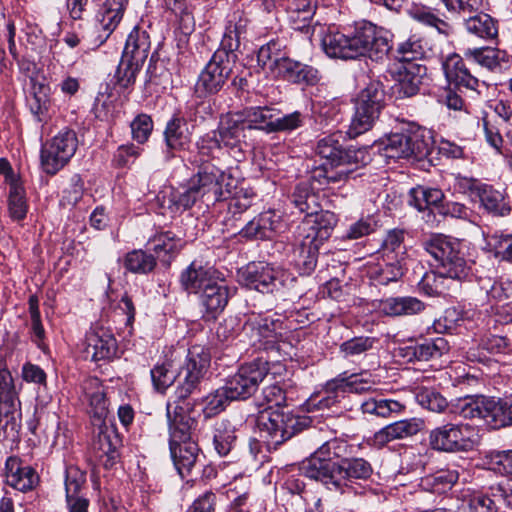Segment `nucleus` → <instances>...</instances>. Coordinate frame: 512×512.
<instances>
[{
  "mask_svg": "<svg viewBox=\"0 0 512 512\" xmlns=\"http://www.w3.org/2000/svg\"><path fill=\"white\" fill-rule=\"evenodd\" d=\"M239 282L251 290L273 293L283 285L282 272L265 263H250L239 271Z\"/></svg>",
  "mask_w": 512,
  "mask_h": 512,
  "instance_id": "nucleus-16",
  "label": "nucleus"
},
{
  "mask_svg": "<svg viewBox=\"0 0 512 512\" xmlns=\"http://www.w3.org/2000/svg\"><path fill=\"white\" fill-rule=\"evenodd\" d=\"M352 59L367 55L375 61L382 60L391 49L388 33L370 22L357 26L349 35Z\"/></svg>",
  "mask_w": 512,
  "mask_h": 512,
  "instance_id": "nucleus-11",
  "label": "nucleus"
},
{
  "mask_svg": "<svg viewBox=\"0 0 512 512\" xmlns=\"http://www.w3.org/2000/svg\"><path fill=\"white\" fill-rule=\"evenodd\" d=\"M449 349L448 341L443 337H437L433 340L407 347L405 356L409 357L410 361H429L440 358Z\"/></svg>",
  "mask_w": 512,
  "mask_h": 512,
  "instance_id": "nucleus-32",
  "label": "nucleus"
},
{
  "mask_svg": "<svg viewBox=\"0 0 512 512\" xmlns=\"http://www.w3.org/2000/svg\"><path fill=\"white\" fill-rule=\"evenodd\" d=\"M5 478L9 486L21 492L33 490L39 482L36 471L16 456L6 459Z\"/></svg>",
  "mask_w": 512,
  "mask_h": 512,
  "instance_id": "nucleus-22",
  "label": "nucleus"
},
{
  "mask_svg": "<svg viewBox=\"0 0 512 512\" xmlns=\"http://www.w3.org/2000/svg\"><path fill=\"white\" fill-rule=\"evenodd\" d=\"M479 315L471 311L459 314L455 309H447L444 316L434 322L433 327L437 333L460 331L462 328L473 331L478 327Z\"/></svg>",
  "mask_w": 512,
  "mask_h": 512,
  "instance_id": "nucleus-29",
  "label": "nucleus"
},
{
  "mask_svg": "<svg viewBox=\"0 0 512 512\" xmlns=\"http://www.w3.org/2000/svg\"><path fill=\"white\" fill-rule=\"evenodd\" d=\"M170 451L178 473L184 477L185 473H189L197 461L198 445L190 439L178 441L170 439Z\"/></svg>",
  "mask_w": 512,
  "mask_h": 512,
  "instance_id": "nucleus-30",
  "label": "nucleus"
},
{
  "mask_svg": "<svg viewBox=\"0 0 512 512\" xmlns=\"http://www.w3.org/2000/svg\"><path fill=\"white\" fill-rule=\"evenodd\" d=\"M282 45L279 41L271 40L266 45L260 47L257 53L258 65L263 69L268 68L270 70V64L273 60H277L282 55Z\"/></svg>",
  "mask_w": 512,
  "mask_h": 512,
  "instance_id": "nucleus-62",
  "label": "nucleus"
},
{
  "mask_svg": "<svg viewBox=\"0 0 512 512\" xmlns=\"http://www.w3.org/2000/svg\"><path fill=\"white\" fill-rule=\"evenodd\" d=\"M430 131L422 127L410 128L401 133L389 135L380 144V151L387 159H423L432 149Z\"/></svg>",
  "mask_w": 512,
  "mask_h": 512,
  "instance_id": "nucleus-8",
  "label": "nucleus"
},
{
  "mask_svg": "<svg viewBox=\"0 0 512 512\" xmlns=\"http://www.w3.org/2000/svg\"><path fill=\"white\" fill-rule=\"evenodd\" d=\"M83 389L87 399L89 400L93 415L98 418L104 417L108 410V401L99 379H87L84 382Z\"/></svg>",
  "mask_w": 512,
  "mask_h": 512,
  "instance_id": "nucleus-40",
  "label": "nucleus"
},
{
  "mask_svg": "<svg viewBox=\"0 0 512 512\" xmlns=\"http://www.w3.org/2000/svg\"><path fill=\"white\" fill-rule=\"evenodd\" d=\"M78 147V138L74 130L65 128L46 142L41 149L42 170L55 175L74 156Z\"/></svg>",
  "mask_w": 512,
  "mask_h": 512,
  "instance_id": "nucleus-12",
  "label": "nucleus"
},
{
  "mask_svg": "<svg viewBox=\"0 0 512 512\" xmlns=\"http://www.w3.org/2000/svg\"><path fill=\"white\" fill-rule=\"evenodd\" d=\"M478 196L482 206L494 215L504 216L510 209L505 202L503 194L491 186L482 185L478 188Z\"/></svg>",
  "mask_w": 512,
  "mask_h": 512,
  "instance_id": "nucleus-42",
  "label": "nucleus"
},
{
  "mask_svg": "<svg viewBox=\"0 0 512 512\" xmlns=\"http://www.w3.org/2000/svg\"><path fill=\"white\" fill-rule=\"evenodd\" d=\"M465 28L470 33L485 40L495 39L498 35L497 22L486 13H478L465 21Z\"/></svg>",
  "mask_w": 512,
  "mask_h": 512,
  "instance_id": "nucleus-38",
  "label": "nucleus"
},
{
  "mask_svg": "<svg viewBox=\"0 0 512 512\" xmlns=\"http://www.w3.org/2000/svg\"><path fill=\"white\" fill-rule=\"evenodd\" d=\"M152 129V119L146 114L138 115L131 123L132 137L140 144L148 140Z\"/></svg>",
  "mask_w": 512,
  "mask_h": 512,
  "instance_id": "nucleus-61",
  "label": "nucleus"
},
{
  "mask_svg": "<svg viewBox=\"0 0 512 512\" xmlns=\"http://www.w3.org/2000/svg\"><path fill=\"white\" fill-rule=\"evenodd\" d=\"M20 408L10 372L0 369V428L16 431L20 427Z\"/></svg>",
  "mask_w": 512,
  "mask_h": 512,
  "instance_id": "nucleus-18",
  "label": "nucleus"
},
{
  "mask_svg": "<svg viewBox=\"0 0 512 512\" xmlns=\"http://www.w3.org/2000/svg\"><path fill=\"white\" fill-rule=\"evenodd\" d=\"M425 304L416 297H390L383 300L380 310L387 316H412L421 313Z\"/></svg>",
  "mask_w": 512,
  "mask_h": 512,
  "instance_id": "nucleus-31",
  "label": "nucleus"
},
{
  "mask_svg": "<svg viewBox=\"0 0 512 512\" xmlns=\"http://www.w3.org/2000/svg\"><path fill=\"white\" fill-rule=\"evenodd\" d=\"M85 474L76 467L66 469L65 491L66 499L80 497L79 493L85 483Z\"/></svg>",
  "mask_w": 512,
  "mask_h": 512,
  "instance_id": "nucleus-59",
  "label": "nucleus"
},
{
  "mask_svg": "<svg viewBox=\"0 0 512 512\" xmlns=\"http://www.w3.org/2000/svg\"><path fill=\"white\" fill-rule=\"evenodd\" d=\"M464 57L489 71H501L509 65L508 54L492 47L468 48Z\"/></svg>",
  "mask_w": 512,
  "mask_h": 512,
  "instance_id": "nucleus-27",
  "label": "nucleus"
},
{
  "mask_svg": "<svg viewBox=\"0 0 512 512\" xmlns=\"http://www.w3.org/2000/svg\"><path fill=\"white\" fill-rule=\"evenodd\" d=\"M124 266L132 273L147 274L155 268L156 259L143 250H133L126 254Z\"/></svg>",
  "mask_w": 512,
  "mask_h": 512,
  "instance_id": "nucleus-45",
  "label": "nucleus"
},
{
  "mask_svg": "<svg viewBox=\"0 0 512 512\" xmlns=\"http://www.w3.org/2000/svg\"><path fill=\"white\" fill-rule=\"evenodd\" d=\"M424 427L420 418H409L386 425L377 431L371 439L372 445L382 448L391 441L416 435Z\"/></svg>",
  "mask_w": 512,
  "mask_h": 512,
  "instance_id": "nucleus-24",
  "label": "nucleus"
},
{
  "mask_svg": "<svg viewBox=\"0 0 512 512\" xmlns=\"http://www.w3.org/2000/svg\"><path fill=\"white\" fill-rule=\"evenodd\" d=\"M427 50V43L416 34L411 35L403 42H400L396 48L397 63L415 62L422 59Z\"/></svg>",
  "mask_w": 512,
  "mask_h": 512,
  "instance_id": "nucleus-39",
  "label": "nucleus"
},
{
  "mask_svg": "<svg viewBox=\"0 0 512 512\" xmlns=\"http://www.w3.org/2000/svg\"><path fill=\"white\" fill-rule=\"evenodd\" d=\"M8 207L10 216L15 220H22L27 213V204L24 190L20 186H12L9 192Z\"/></svg>",
  "mask_w": 512,
  "mask_h": 512,
  "instance_id": "nucleus-56",
  "label": "nucleus"
},
{
  "mask_svg": "<svg viewBox=\"0 0 512 512\" xmlns=\"http://www.w3.org/2000/svg\"><path fill=\"white\" fill-rule=\"evenodd\" d=\"M474 428L464 423H446L432 429L429 445L433 450L455 453L467 452L474 447Z\"/></svg>",
  "mask_w": 512,
  "mask_h": 512,
  "instance_id": "nucleus-13",
  "label": "nucleus"
},
{
  "mask_svg": "<svg viewBox=\"0 0 512 512\" xmlns=\"http://www.w3.org/2000/svg\"><path fill=\"white\" fill-rule=\"evenodd\" d=\"M373 472L371 464L363 458L341 459L322 465V485L328 489H340L347 480L368 479Z\"/></svg>",
  "mask_w": 512,
  "mask_h": 512,
  "instance_id": "nucleus-14",
  "label": "nucleus"
},
{
  "mask_svg": "<svg viewBox=\"0 0 512 512\" xmlns=\"http://www.w3.org/2000/svg\"><path fill=\"white\" fill-rule=\"evenodd\" d=\"M262 395L268 408L261 411L256 420L260 438L267 448L277 449L278 446L291 439L297 433L312 425L313 419L308 415H294L279 409L285 403V392L278 385L263 388Z\"/></svg>",
  "mask_w": 512,
  "mask_h": 512,
  "instance_id": "nucleus-2",
  "label": "nucleus"
},
{
  "mask_svg": "<svg viewBox=\"0 0 512 512\" xmlns=\"http://www.w3.org/2000/svg\"><path fill=\"white\" fill-rule=\"evenodd\" d=\"M247 24L248 20L241 12L231 14L219 48L235 52L239 47L241 36L246 33Z\"/></svg>",
  "mask_w": 512,
  "mask_h": 512,
  "instance_id": "nucleus-36",
  "label": "nucleus"
},
{
  "mask_svg": "<svg viewBox=\"0 0 512 512\" xmlns=\"http://www.w3.org/2000/svg\"><path fill=\"white\" fill-rule=\"evenodd\" d=\"M318 229L315 232V236L310 239V235L307 236L309 242H304V246H307L306 253L303 255L302 270L304 274H310L317 266L318 255H319V241L317 239Z\"/></svg>",
  "mask_w": 512,
  "mask_h": 512,
  "instance_id": "nucleus-60",
  "label": "nucleus"
},
{
  "mask_svg": "<svg viewBox=\"0 0 512 512\" xmlns=\"http://www.w3.org/2000/svg\"><path fill=\"white\" fill-rule=\"evenodd\" d=\"M500 497L491 498L489 495L477 493L473 494L469 499V507L472 512H496V501Z\"/></svg>",
  "mask_w": 512,
  "mask_h": 512,
  "instance_id": "nucleus-64",
  "label": "nucleus"
},
{
  "mask_svg": "<svg viewBox=\"0 0 512 512\" xmlns=\"http://www.w3.org/2000/svg\"><path fill=\"white\" fill-rule=\"evenodd\" d=\"M442 69L449 83L472 90L478 86V79L470 73L464 64L463 58L456 53L445 58L442 62Z\"/></svg>",
  "mask_w": 512,
  "mask_h": 512,
  "instance_id": "nucleus-28",
  "label": "nucleus"
},
{
  "mask_svg": "<svg viewBox=\"0 0 512 512\" xmlns=\"http://www.w3.org/2000/svg\"><path fill=\"white\" fill-rule=\"evenodd\" d=\"M86 354L93 361L112 358L116 353V339L107 330L95 328L86 337Z\"/></svg>",
  "mask_w": 512,
  "mask_h": 512,
  "instance_id": "nucleus-25",
  "label": "nucleus"
},
{
  "mask_svg": "<svg viewBox=\"0 0 512 512\" xmlns=\"http://www.w3.org/2000/svg\"><path fill=\"white\" fill-rule=\"evenodd\" d=\"M506 346L505 339L499 336H491L483 339L481 349L470 347L466 352L467 359L472 362H483L487 359L485 351L489 353L500 352Z\"/></svg>",
  "mask_w": 512,
  "mask_h": 512,
  "instance_id": "nucleus-52",
  "label": "nucleus"
},
{
  "mask_svg": "<svg viewBox=\"0 0 512 512\" xmlns=\"http://www.w3.org/2000/svg\"><path fill=\"white\" fill-rule=\"evenodd\" d=\"M140 154L141 149L134 144L121 145L114 153L113 163L116 167H126L134 163Z\"/></svg>",
  "mask_w": 512,
  "mask_h": 512,
  "instance_id": "nucleus-63",
  "label": "nucleus"
},
{
  "mask_svg": "<svg viewBox=\"0 0 512 512\" xmlns=\"http://www.w3.org/2000/svg\"><path fill=\"white\" fill-rule=\"evenodd\" d=\"M49 89L43 85L34 87L33 97L30 101V110L37 117L39 122L45 121L49 117L51 101L48 95Z\"/></svg>",
  "mask_w": 512,
  "mask_h": 512,
  "instance_id": "nucleus-53",
  "label": "nucleus"
},
{
  "mask_svg": "<svg viewBox=\"0 0 512 512\" xmlns=\"http://www.w3.org/2000/svg\"><path fill=\"white\" fill-rule=\"evenodd\" d=\"M270 70L277 77L290 82H299L305 77L302 64L286 57L285 53H282L277 60H273V63L270 64Z\"/></svg>",
  "mask_w": 512,
  "mask_h": 512,
  "instance_id": "nucleus-43",
  "label": "nucleus"
},
{
  "mask_svg": "<svg viewBox=\"0 0 512 512\" xmlns=\"http://www.w3.org/2000/svg\"><path fill=\"white\" fill-rule=\"evenodd\" d=\"M427 68L416 62L394 63L389 72L397 82L398 93L403 97H411L418 93Z\"/></svg>",
  "mask_w": 512,
  "mask_h": 512,
  "instance_id": "nucleus-19",
  "label": "nucleus"
},
{
  "mask_svg": "<svg viewBox=\"0 0 512 512\" xmlns=\"http://www.w3.org/2000/svg\"><path fill=\"white\" fill-rule=\"evenodd\" d=\"M415 399L419 405L432 412L441 413L448 408L447 400L432 388H418L415 392Z\"/></svg>",
  "mask_w": 512,
  "mask_h": 512,
  "instance_id": "nucleus-47",
  "label": "nucleus"
},
{
  "mask_svg": "<svg viewBox=\"0 0 512 512\" xmlns=\"http://www.w3.org/2000/svg\"><path fill=\"white\" fill-rule=\"evenodd\" d=\"M150 50L149 36L145 31L134 28L127 37L122 56L143 65Z\"/></svg>",
  "mask_w": 512,
  "mask_h": 512,
  "instance_id": "nucleus-33",
  "label": "nucleus"
},
{
  "mask_svg": "<svg viewBox=\"0 0 512 512\" xmlns=\"http://www.w3.org/2000/svg\"><path fill=\"white\" fill-rule=\"evenodd\" d=\"M237 55L227 49L218 48L198 76L195 93L206 97L218 93L229 79Z\"/></svg>",
  "mask_w": 512,
  "mask_h": 512,
  "instance_id": "nucleus-9",
  "label": "nucleus"
},
{
  "mask_svg": "<svg viewBox=\"0 0 512 512\" xmlns=\"http://www.w3.org/2000/svg\"><path fill=\"white\" fill-rule=\"evenodd\" d=\"M411 16L413 19L422 24L434 27L439 34L444 36H449L453 31V28L450 24L440 19L426 7L413 8L411 11Z\"/></svg>",
  "mask_w": 512,
  "mask_h": 512,
  "instance_id": "nucleus-51",
  "label": "nucleus"
},
{
  "mask_svg": "<svg viewBox=\"0 0 512 512\" xmlns=\"http://www.w3.org/2000/svg\"><path fill=\"white\" fill-rule=\"evenodd\" d=\"M294 9L291 12V19L296 22H303L302 25L295 26V29L304 30L309 28L308 22L316 12V4L311 5L309 0H295Z\"/></svg>",
  "mask_w": 512,
  "mask_h": 512,
  "instance_id": "nucleus-58",
  "label": "nucleus"
},
{
  "mask_svg": "<svg viewBox=\"0 0 512 512\" xmlns=\"http://www.w3.org/2000/svg\"><path fill=\"white\" fill-rule=\"evenodd\" d=\"M154 252L160 257L162 254H176L182 245L180 238L167 231L154 237Z\"/></svg>",
  "mask_w": 512,
  "mask_h": 512,
  "instance_id": "nucleus-54",
  "label": "nucleus"
},
{
  "mask_svg": "<svg viewBox=\"0 0 512 512\" xmlns=\"http://www.w3.org/2000/svg\"><path fill=\"white\" fill-rule=\"evenodd\" d=\"M342 120L341 102L333 99L322 106V179L328 183L342 182L353 171L352 165L365 162V150L342 148L346 133L333 130Z\"/></svg>",
  "mask_w": 512,
  "mask_h": 512,
  "instance_id": "nucleus-1",
  "label": "nucleus"
},
{
  "mask_svg": "<svg viewBox=\"0 0 512 512\" xmlns=\"http://www.w3.org/2000/svg\"><path fill=\"white\" fill-rule=\"evenodd\" d=\"M244 129L245 125L241 117L226 116L222 118L218 129L202 138L199 146V159H204L206 149H220L222 146L234 148L239 143Z\"/></svg>",
  "mask_w": 512,
  "mask_h": 512,
  "instance_id": "nucleus-17",
  "label": "nucleus"
},
{
  "mask_svg": "<svg viewBox=\"0 0 512 512\" xmlns=\"http://www.w3.org/2000/svg\"><path fill=\"white\" fill-rule=\"evenodd\" d=\"M218 276V272L213 267L195 260L181 272L179 281L184 291L198 295Z\"/></svg>",
  "mask_w": 512,
  "mask_h": 512,
  "instance_id": "nucleus-21",
  "label": "nucleus"
},
{
  "mask_svg": "<svg viewBox=\"0 0 512 512\" xmlns=\"http://www.w3.org/2000/svg\"><path fill=\"white\" fill-rule=\"evenodd\" d=\"M210 363L209 352L200 345L192 346L186 356V363L176 374L169 361L157 364L151 370L153 386L157 391H165L171 384L177 381V399H186L196 388L200 379Z\"/></svg>",
  "mask_w": 512,
  "mask_h": 512,
  "instance_id": "nucleus-4",
  "label": "nucleus"
},
{
  "mask_svg": "<svg viewBox=\"0 0 512 512\" xmlns=\"http://www.w3.org/2000/svg\"><path fill=\"white\" fill-rule=\"evenodd\" d=\"M450 412L464 419H480L491 429L512 425V396L495 400L493 398L466 397L452 405Z\"/></svg>",
  "mask_w": 512,
  "mask_h": 512,
  "instance_id": "nucleus-6",
  "label": "nucleus"
},
{
  "mask_svg": "<svg viewBox=\"0 0 512 512\" xmlns=\"http://www.w3.org/2000/svg\"><path fill=\"white\" fill-rule=\"evenodd\" d=\"M425 250L435 260V270L424 275V284L430 286V279L436 281L437 276L462 281L470 274L461 243L450 237L437 234L424 242Z\"/></svg>",
  "mask_w": 512,
  "mask_h": 512,
  "instance_id": "nucleus-5",
  "label": "nucleus"
},
{
  "mask_svg": "<svg viewBox=\"0 0 512 512\" xmlns=\"http://www.w3.org/2000/svg\"><path fill=\"white\" fill-rule=\"evenodd\" d=\"M269 362L258 358L251 363L242 365L238 371L230 377L225 387L234 400L246 399L257 390L269 372Z\"/></svg>",
  "mask_w": 512,
  "mask_h": 512,
  "instance_id": "nucleus-15",
  "label": "nucleus"
},
{
  "mask_svg": "<svg viewBox=\"0 0 512 512\" xmlns=\"http://www.w3.org/2000/svg\"><path fill=\"white\" fill-rule=\"evenodd\" d=\"M128 0H105L99 13L98 25L106 36H109L118 26Z\"/></svg>",
  "mask_w": 512,
  "mask_h": 512,
  "instance_id": "nucleus-34",
  "label": "nucleus"
},
{
  "mask_svg": "<svg viewBox=\"0 0 512 512\" xmlns=\"http://www.w3.org/2000/svg\"><path fill=\"white\" fill-rule=\"evenodd\" d=\"M164 134L170 149H181L189 142L187 123L183 118H172L168 122Z\"/></svg>",
  "mask_w": 512,
  "mask_h": 512,
  "instance_id": "nucleus-44",
  "label": "nucleus"
},
{
  "mask_svg": "<svg viewBox=\"0 0 512 512\" xmlns=\"http://www.w3.org/2000/svg\"><path fill=\"white\" fill-rule=\"evenodd\" d=\"M349 36L339 31H329L322 38V50L330 58L352 59Z\"/></svg>",
  "mask_w": 512,
  "mask_h": 512,
  "instance_id": "nucleus-41",
  "label": "nucleus"
},
{
  "mask_svg": "<svg viewBox=\"0 0 512 512\" xmlns=\"http://www.w3.org/2000/svg\"><path fill=\"white\" fill-rule=\"evenodd\" d=\"M473 299L476 305L485 306L512 302V281L496 282L491 278L480 279L473 288Z\"/></svg>",
  "mask_w": 512,
  "mask_h": 512,
  "instance_id": "nucleus-23",
  "label": "nucleus"
},
{
  "mask_svg": "<svg viewBox=\"0 0 512 512\" xmlns=\"http://www.w3.org/2000/svg\"><path fill=\"white\" fill-rule=\"evenodd\" d=\"M274 110L269 107H252L245 112L244 125L249 129H261L271 132L269 122H273Z\"/></svg>",
  "mask_w": 512,
  "mask_h": 512,
  "instance_id": "nucleus-49",
  "label": "nucleus"
},
{
  "mask_svg": "<svg viewBox=\"0 0 512 512\" xmlns=\"http://www.w3.org/2000/svg\"><path fill=\"white\" fill-rule=\"evenodd\" d=\"M212 433L215 450L220 456H226L236 441L235 427L226 419L217 420Z\"/></svg>",
  "mask_w": 512,
  "mask_h": 512,
  "instance_id": "nucleus-37",
  "label": "nucleus"
},
{
  "mask_svg": "<svg viewBox=\"0 0 512 512\" xmlns=\"http://www.w3.org/2000/svg\"><path fill=\"white\" fill-rule=\"evenodd\" d=\"M362 409L366 414L387 418L393 413H400L404 409V405L391 399L371 398L362 404Z\"/></svg>",
  "mask_w": 512,
  "mask_h": 512,
  "instance_id": "nucleus-46",
  "label": "nucleus"
},
{
  "mask_svg": "<svg viewBox=\"0 0 512 512\" xmlns=\"http://www.w3.org/2000/svg\"><path fill=\"white\" fill-rule=\"evenodd\" d=\"M195 162L199 164L197 174L185 184L172 189L164 198L163 203L171 213L189 209L203 197L217 201L230 194V183H225L226 180H230V176L207 159H195Z\"/></svg>",
  "mask_w": 512,
  "mask_h": 512,
  "instance_id": "nucleus-3",
  "label": "nucleus"
},
{
  "mask_svg": "<svg viewBox=\"0 0 512 512\" xmlns=\"http://www.w3.org/2000/svg\"><path fill=\"white\" fill-rule=\"evenodd\" d=\"M347 452V444L339 438H332L322 444V465L335 462L334 459L342 458ZM336 462H341L337 460Z\"/></svg>",
  "mask_w": 512,
  "mask_h": 512,
  "instance_id": "nucleus-57",
  "label": "nucleus"
},
{
  "mask_svg": "<svg viewBox=\"0 0 512 512\" xmlns=\"http://www.w3.org/2000/svg\"><path fill=\"white\" fill-rule=\"evenodd\" d=\"M231 401H234V398L231 397L225 386L215 390L204 399V416L210 418L222 412Z\"/></svg>",
  "mask_w": 512,
  "mask_h": 512,
  "instance_id": "nucleus-48",
  "label": "nucleus"
},
{
  "mask_svg": "<svg viewBox=\"0 0 512 512\" xmlns=\"http://www.w3.org/2000/svg\"><path fill=\"white\" fill-rule=\"evenodd\" d=\"M198 296L205 312L214 318L226 307L229 300V289L218 276L207 288H204Z\"/></svg>",
  "mask_w": 512,
  "mask_h": 512,
  "instance_id": "nucleus-26",
  "label": "nucleus"
},
{
  "mask_svg": "<svg viewBox=\"0 0 512 512\" xmlns=\"http://www.w3.org/2000/svg\"><path fill=\"white\" fill-rule=\"evenodd\" d=\"M384 92L379 82L369 83L358 95L355 114L347 135L354 138L373 126L383 107Z\"/></svg>",
  "mask_w": 512,
  "mask_h": 512,
  "instance_id": "nucleus-10",
  "label": "nucleus"
},
{
  "mask_svg": "<svg viewBox=\"0 0 512 512\" xmlns=\"http://www.w3.org/2000/svg\"><path fill=\"white\" fill-rule=\"evenodd\" d=\"M277 221L275 215L268 211L259 214L249 221L240 231L242 237L247 239H266L270 238L276 229Z\"/></svg>",
  "mask_w": 512,
  "mask_h": 512,
  "instance_id": "nucleus-35",
  "label": "nucleus"
},
{
  "mask_svg": "<svg viewBox=\"0 0 512 512\" xmlns=\"http://www.w3.org/2000/svg\"><path fill=\"white\" fill-rule=\"evenodd\" d=\"M141 67L142 65H136L135 61H129V59L122 56L115 73L117 83L122 88H128L135 82L136 75Z\"/></svg>",
  "mask_w": 512,
  "mask_h": 512,
  "instance_id": "nucleus-55",
  "label": "nucleus"
},
{
  "mask_svg": "<svg viewBox=\"0 0 512 512\" xmlns=\"http://www.w3.org/2000/svg\"><path fill=\"white\" fill-rule=\"evenodd\" d=\"M244 330L250 333L253 346L277 353L282 360L295 355V348L289 341L290 331L280 318L255 316L246 322Z\"/></svg>",
  "mask_w": 512,
  "mask_h": 512,
  "instance_id": "nucleus-7",
  "label": "nucleus"
},
{
  "mask_svg": "<svg viewBox=\"0 0 512 512\" xmlns=\"http://www.w3.org/2000/svg\"><path fill=\"white\" fill-rule=\"evenodd\" d=\"M403 241V230L393 229L387 233L382 243V253L386 260L405 257L406 251Z\"/></svg>",
  "mask_w": 512,
  "mask_h": 512,
  "instance_id": "nucleus-50",
  "label": "nucleus"
},
{
  "mask_svg": "<svg viewBox=\"0 0 512 512\" xmlns=\"http://www.w3.org/2000/svg\"><path fill=\"white\" fill-rule=\"evenodd\" d=\"M186 399L167 403V418L169 423L170 439L173 441L187 440L196 425L195 419L190 415V403Z\"/></svg>",
  "mask_w": 512,
  "mask_h": 512,
  "instance_id": "nucleus-20",
  "label": "nucleus"
}]
</instances>
